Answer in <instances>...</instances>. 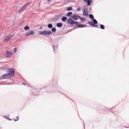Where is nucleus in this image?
I'll list each match as a JSON object with an SVG mask.
<instances>
[{
  "mask_svg": "<svg viewBox=\"0 0 129 129\" xmlns=\"http://www.w3.org/2000/svg\"><path fill=\"white\" fill-rule=\"evenodd\" d=\"M83 13L84 16H85L86 17H88V9L84 8L83 10Z\"/></svg>",
  "mask_w": 129,
  "mask_h": 129,
  "instance_id": "20e7f679",
  "label": "nucleus"
},
{
  "mask_svg": "<svg viewBox=\"0 0 129 129\" xmlns=\"http://www.w3.org/2000/svg\"><path fill=\"white\" fill-rule=\"evenodd\" d=\"M80 19L81 21H82V22H85V19H84V18H83V17H81L80 16Z\"/></svg>",
  "mask_w": 129,
  "mask_h": 129,
  "instance_id": "b1692460",
  "label": "nucleus"
},
{
  "mask_svg": "<svg viewBox=\"0 0 129 129\" xmlns=\"http://www.w3.org/2000/svg\"><path fill=\"white\" fill-rule=\"evenodd\" d=\"M14 53H17V49H15L13 50Z\"/></svg>",
  "mask_w": 129,
  "mask_h": 129,
  "instance_id": "c756f323",
  "label": "nucleus"
},
{
  "mask_svg": "<svg viewBox=\"0 0 129 129\" xmlns=\"http://www.w3.org/2000/svg\"><path fill=\"white\" fill-rule=\"evenodd\" d=\"M79 22H77V21H75L74 25H77V24H79Z\"/></svg>",
  "mask_w": 129,
  "mask_h": 129,
  "instance_id": "cd10ccee",
  "label": "nucleus"
},
{
  "mask_svg": "<svg viewBox=\"0 0 129 129\" xmlns=\"http://www.w3.org/2000/svg\"><path fill=\"white\" fill-rule=\"evenodd\" d=\"M23 85H26V84L25 83H23Z\"/></svg>",
  "mask_w": 129,
  "mask_h": 129,
  "instance_id": "f704fd0d",
  "label": "nucleus"
},
{
  "mask_svg": "<svg viewBox=\"0 0 129 129\" xmlns=\"http://www.w3.org/2000/svg\"><path fill=\"white\" fill-rule=\"evenodd\" d=\"M40 29H42V27H40Z\"/></svg>",
  "mask_w": 129,
  "mask_h": 129,
  "instance_id": "e433bc0d",
  "label": "nucleus"
},
{
  "mask_svg": "<svg viewBox=\"0 0 129 129\" xmlns=\"http://www.w3.org/2000/svg\"><path fill=\"white\" fill-rule=\"evenodd\" d=\"M53 48H55L54 46H53Z\"/></svg>",
  "mask_w": 129,
  "mask_h": 129,
  "instance_id": "58836bf2",
  "label": "nucleus"
},
{
  "mask_svg": "<svg viewBox=\"0 0 129 129\" xmlns=\"http://www.w3.org/2000/svg\"><path fill=\"white\" fill-rule=\"evenodd\" d=\"M56 26L58 28H61V27L63 26V24L58 23L56 24Z\"/></svg>",
  "mask_w": 129,
  "mask_h": 129,
  "instance_id": "f8f14e48",
  "label": "nucleus"
},
{
  "mask_svg": "<svg viewBox=\"0 0 129 129\" xmlns=\"http://www.w3.org/2000/svg\"><path fill=\"white\" fill-rule=\"evenodd\" d=\"M51 31H52V32H53V33H55V32H56V31H57V29H56V28H52L51 29Z\"/></svg>",
  "mask_w": 129,
  "mask_h": 129,
  "instance_id": "412c9836",
  "label": "nucleus"
},
{
  "mask_svg": "<svg viewBox=\"0 0 129 129\" xmlns=\"http://www.w3.org/2000/svg\"><path fill=\"white\" fill-rule=\"evenodd\" d=\"M8 75L10 76V77H13V76H15V71L14 69H9L8 70Z\"/></svg>",
  "mask_w": 129,
  "mask_h": 129,
  "instance_id": "f257e3e1",
  "label": "nucleus"
},
{
  "mask_svg": "<svg viewBox=\"0 0 129 129\" xmlns=\"http://www.w3.org/2000/svg\"><path fill=\"white\" fill-rule=\"evenodd\" d=\"M39 34L40 35H50L52 34V31H38Z\"/></svg>",
  "mask_w": 129,
  "mask_h": 129,
  "instance_id": "f03ea898",
  "label": "nucleus"
},
{
  "mask_svg": "<svg viewBox=\"0 0 129 129\" xmlns=\"http://www.w3.org/2000/svg\"><path fill=\"white\" fill-rule=\"evenodd\" d=\"M67 11H68L69 12L70 11H72V7L68 8L67 9Z\"/></svg>",
  "mask_w": 129,
  "mask_h": 129,
  "instance_id": "393cba45",
  "label": "nucleus"
},
{
  "mask_svg": "<svg viewBox=\"0 0 129 129\" xmlns=\"http://www.w3.org/2000/svg\"><path fill=\"white\" fill-rule=\"evenodd\" d=\"M77 27H78L79 28H85V27H86V25L83 24H79L77 25Z\"/></svg>",
  "mask_w": 129,
  "mask_h": 129,
  "instance_id": "9b49d317",
  "label": "nucleus"
},
{
  "mask_svg": "<svg viewBox=\"0 0 129 129\" xmlns=\"http://www.w3.org/2000/svg\"><path fill=\"white\" fill-rule=\"evenodd\" d=\"M56 50V49H53V52L55 53V51Z\"/></svg>",
  "mask_w": 129,
  "mask_h": 129,
  "instance_id": "72a5a7b5",
  "label": "nucleus"
},
{
  "mask_svg": "<svg viewBox=\"0 0 129 129\" xmlns=\"http://www.w3.org/2000/svg\"><path fill=\"white\" fill-rule=\"evenodd\" d=\"M92 3V0H89L87 2V6H90V4Z\"/></svg>",
  "mask_w": 129,
  "mask_h": 129,
  "instance_id": "aec40b11",
  "label": "nucleus"
},
{
  "mask_svg": "<svg viewBox=\"0 0 129 129\" xmlns=\"http://www.w3.org/2000/svg\"><path fill=\"white\" fill-rule=\"evenodd\" d=\"M14 49H17L16 48H14Z\"/></svg>",
  "mask_w": 129,
  "mask_h": 129,
  "instance_id": "4c0bfd02",
  "label": "nucleus"
},
{
  "mask_svg": "<svg viewBox=\"0 0 129 129\" xmlns=\"http://www.w3.org/2000/svg\"><path fill=\"white\" fill-rule=\"evenodd\" d=\"M89 0H84V3H88Z\"/></svg>",
  "mask_w": 129,
  "mask_h": 129,
  "instance_id": "7c9ffc66",
  "label": "nucleus"
},
{
  "mask_svg": "<svg viewBox=\"0 0 129 129\" xmlns=\"http://www.w3.org/2000/svg\"><path fill=\"white\" fill-rule=\"evenodd\" d=\"M3 78H5V79H8V78H9L10 76L8 74H5L3 76Z\"/></svg>",
  "mask_w": 129,
  "mask_h": 129,
  "instance_id": "9d476101",
  "label": "nucleus"
},
{
  "mask_svg": "<svg viewBox=\"0 0 129 129\" xmlns=\"http://www.w3.org/2000/svg\"><path fill=\"white\" fill-rule=\"evenodd\" d=\"M89 17L90 19H92V20H93V19H94V16H93V15H92V14H90V15H89Z\"/></svg>",
  "mask_w": 129,
  "mask_h": 129,
  "instance_id": "ddd939ff",
  "label": "nucleus"
},
{
  "mask_svg": "<svg viewBox=\"0 0 129 129\" xmlns=\"http://www.w3.org/2000/svg\"><path fill=\"white\" fill-rule=\"evenodd\" d=\"M100 29H102V30H104L105 29L104 25L101 24L100 25Z\"/></svg>",
  "mask_w": 129,
  "mask_h": 129,
  "instance_id": "6ab92c4d",
  "label": "nucleus"
},
{
  "mask_svg": "<svg viewBox=\"0 0 129 129\" xmlns=\"http://www.w3.org/2000/svg\"><path fill=\"white\" fill-rule=\"evenodd\" d=\"M71 16H72V12H69L67 14V17H70Z\"/></svg>",
  "mask_w": 129,
  "mask_h": 129,
  "instance_id": "4be33fe9",
  "label": "nucleus"
},
{
  "mask_svg": "<svg viewBox=\"0 0 129 129\" xmlns=\"http://www.w3.org/2000/svg\"><path fill=\"white\" fill-rule=\"evenodd\" d=\"M13 55V53L12 52H10L9 50H8L6 52V57L8 58H10L11 56Z\"/></svg>",
  "mask_w": 129,
  "mask_h": 129,
  "instance_id": "1a4fd4ad",
  "label": "nucleus"
},
{
  "mask_svg": "<svg viewBox=\"0 0 129 129\" xmlns=\"http://www.w3.org/2000/svg\"><path fill=\"white\" fill-rule=\"evenodd\" d=\"M47 27L49 28V29H52V28H53V25L52 23H50L47 25Z\"/></svg>",
  "mask_w": 129,
  "mask_h": 129,
  "instance_id": "4468645a",
  "label": "nucleus"
},
{
  "mask_svg": "<svg viewBox=\"0 0 129 129\" xmlns=\"http://www.w3.org/2000/svg\"><path fill=\"white\" fill-rule=\"evenodd\" d=\"M16 119H14L15 121H18V120H19L20 119V117H19V116H17V117H16Z\"/></svg>",
  "mask_w": 129,
  "mask_h": 129,
  "instance_id": "a878e982",
  "label": "nucleus"
},
{
  "mask_svg": "<svg viewBox=\"0 0 129 129\" xmlns=\"http://www.w3.org/2000/svg\"><path fill=\"white\" fill-rule=\"evenodd\" d=\"M77 11L78 12H79V11H80V7H79V8L77 9Z\"/></svg>",
  "mask_w": 129,
  "mask_h": 129,
  "instance_id": "2f4dec72",
  "label": "nucleus"
},
{
  "mask_svg": "<svg viewBox=\"0 0 129 129\" xmlns=\"http://www.w3.org/2000/svg\"><path fill=\"white\" fill-rule=\"evenodd\" d=\"M13 35H8L5 39L4 41L5 42H8V41H10L12 38H13Z\"/></svg>",
  "mask_w": 129,
  "mask_h": 129,
  "instance_id": "423d86ee",
  "label": "nucleus"
},
{
  "mask_svg": "<svg viewBox=\"0 0 129 129\" xmlns=\"http://www.w3.org/2000/svg\"><path fill=\"white\" fill-rule=\"evenodd\" d=\"M68 23L70 25H74V23H75V21L72 20L71 18H69L68 20Z\"/></svg>",
  "mask_w": 129,
  "mask_h": 129,
  "instance_id": "6e6552de",
  "label": "nucleus"
},
{
  "mask_svg": "<svg viewBox=\"0 0 129 129\" xmlns=\"http://www.w3.org/2000/svg\"><path fill=\"white\" fill-rule=\"evenodd\" d=\"M88 23L89 24V25H90V26H92V27L93 26V25L94 24V23H93V22H92L91 21H89L88 22Z\"/></svg>",
  "mask_w": 129,
  "mask_h": 129,
  "instance_id": "dca6fc26",
  "label": "nucleus"
},
{
  "mask_svg": "<svg viewBox=\"0 0 129 129\" xmlns=\"http://www.w3.org/2000/svg\"><path fill=\"white\" fill-rule=\"evenodd\" d=\"M93 27H94V28H97V27H98V25L94 24Z\"/></svg>",
  "mask_w": 129,
  "mask_h": 129,
  "instance_id": "bb28decb",
  "label": "nucleus"
},
{
  "mask_svg": "<svg viewBox=\"0 0 129 129\" xmlns=\"http://www.w3.org/2000/svg\"><path fill=\"white\" fill-rule=\"evenodd\" d=\"M92 21H93V24H96L98 23L97 20H96V19H95L92 20Z\"/></svg>",
  "mask_w": 129,
  "mask_h": 129,
  "instance_id": "2eb2a0df",
  "label": "nucleus"
},
{
  "mask_svg": "<svg viewBox=\"0 0 129 129\" xmlns=\"http://www.w3.org/2000/svg\"><path fill=\"white\" fill-rule=\"evenodd\" d=\"M54 19L55 21H57V20H58V19H59V16H55L54 17Z\"/></svg>",
  "mask_w": 129,
  "mask_h": 129,
  "instance_id": "5701e85b",
  "label": "nucleus"
},
{
  "mask_svg": "<svg viewBox=\"0 0 129 129\" xmlns=\"http://www.w3.org/2000/svg\"><path fill=\"white\" fill-rule=\"evenodd\" d=\"M24 29L25 31H29V30H30V27L29 26H25Z\"/></svg>",
  "mask_w": 129,
  "mask_h": 129,
  "instance_id": "a211bd4d",
  "label": "nucleus"
},
{
  "mask_svg": "<svg viewBox=\"0 0 129 129\" xmlns=\"http://www.w3.org/2000/svg\"><path fill=\"white\" fill-rule=\"evenodd\" d=\"M8 119L9 120H12V119L9 118V119Z\"/></svg>",
  "mask_w": 129,
  "mask_h": 129,
  "instance_id": "473e14b6",
  "label": "nucleus"
},
{
  "mask_svg": "<svg viewBox=\"0 0 129 129\" xmlns=\"http://www.w3.org/2000/svg\"><path fill=\"white\" fill-rule=\"evenodd\" d=\"M29 4H27L25 5H24L19 11V14H22V13H23V12H24V11H25L26 10V7H28Z\"/></svg>",
  "mask_w": 129,
  "mask_h": 129,
  "instance_id": "39448f33",
  "label": "nucleus"
},
{
  "mask_svg": "<svg viewBox=\"0 0 129 129\" xmlns=\"http://www.w3.org/2000/svg\"><path fill=\"white\" fill-rule=\"evenodd\" d=\"M48 2H50V0H47Z\"/></svg>",
  "mask_w": 129,
  "mask_h": 129,
  "instance_id": "c9c22d12",
  "label": "nucleus"
},
{
  "mask_svg": "<svg viewBox=\"0 0 129 129\" xmlns=\"http://www.w3.org/2000/svg\"><path fill=\"white\" fill-rule=\"evenodd\" d=\"M35 34V31L34 30H30L25 33V36L26 37H29L31 35H33Z\"/></svg>",
  "mask_w": 129,
  "mask_h": 129,
  "instance_id": "7ed1b4c3",
  "label": "nucleus"
},
{
  "mask_svg": "<svg viewBox=\"0 0 129 129\" xmlns=\"http://www.w3.org/2000/svg\"><path fill=\"white\" fill-rule=\"evenodd\" d=\"M62 22H65L67 20V17H63L61 19Z\"/></svg>",
  "mask_w": 129,
  "mask_h": 129,
  "instance_id": "f3484780",
  "label": "nucleus"
},
{
  "mask_svg": "<svg viewBox=\"0 0 129 129\" xmlns=\"http://www.w3.org/2000/svg\"><path fill=\"white\" fill-rule=\"evenodd\" d=\"M3 117H4V118H6V119H9V118L8 117V116L6 115L3 116Z\"/></svg>",
  "mask_w": 129,
  "mask_h": 129,
  "instance_id": "c85d7f7f",
  "label": "nucleus"
},
{
  "mask_svg": "<svg viewBox=\"0 0 129 129\" xmlns=\"http://www.w3.org/2000/svg\"><path fill=\"white\" fill-rule=\"evenodd\" d=\"M71 18H72L73 19V20H75V21H77V20H79L80 16H79L76 14H74L73 16H72Z\"/></svg>",
  "mask_w": 129,
  "mask_h": 129,
  "instance_id": "0eeeda50",
  "label": "nucleus"
}]
</instances>
